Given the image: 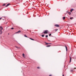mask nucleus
Here are the masks:
<instances>
[{
  "mask_svg": "<svg viewBox=\"0 0 76 76\" xmlns=\"http://www.w3.org/2000/svg\"><path fill=\"white\" fill-rule=\"evenodd\" d=\"M49 33V31L48 30H45V31H44V32L43 33H43H44V34H47L48 33Z\"/></svg>",
  "mask_w": 76,
  "mask_h": 76,
  "instance_id": "nucleus-1",
  "label": "nucleus"
},
{
  "mask_svg": "<svg viewBox=\"0 0 76 76\" xmlns=\"http://www.w3.org/2000/svg\"><path fill=\"white\" fill-rule=\"evenodd\" d=\"M54 26L56 27H59L60 26V25L58 24H55Z\"/></svg>",
  "mask_w": 76,
  "mask_h": 76,
  "instance_id": "nucleus-2",
  "label": "nucleus"
},
{
  "mask_svg": "<svg viewBox=\"0 0 76 76\" xmlns=\"http://www.w3.org/2000/svg\"><path fill=\"white\" fill-rule=\"evenodd\" d=\"M3 29L2 26H0V31H2Z\"/></svg>",
  "mask_w": 76,
  "mask_h": 76,
  "instance_id": "nucleus-3",
  "label": "nucleus"
},
{
  "mask_svg": "<svg viewBox=\"0 0 76 76\" xmlns=\"http://www.w3.org/2000/svg\"><path fill=\"white\" fill-rule=\"evenodd\" d=\"M9 5H10V4H8L7 5H6V7H7V6H9Z\"/></svg>",
  "mask_w": 76,
  "mask_h": 76,
  "instance_id": "nucleus-4",
  "label": "nucleus"
},
{
  "mask_svg": "<svg viewBox=\"0 0 76 76\" xmlns=\"http://www.w3.org/2000/svg\"><path fill=\"white\" fill-rule=\"evenodd\" d=\"M2 30H0V34H2Z\"/></svg>",
  "mask_w": 76,
  "mask_h": 76,
  "instance_id": "nucleus-5",
  "label": "nucleus"
},
{
  "mask_svg": "<svg viewBox=\"0 0 76 76\" xmlns=\"http://www.w3.org/2000/svg\"><path fill=\"white\" fill-rule=\"evenodd\" d=\"M73 10H74L73 9H71V10H70V12H72L73 11Z\"/></svg>",
  "mask_w": 76,
  "mask_h": 76,
  "instance_id": "nucleus-6",
  "label": "nucleus"
},
{
  "mask_svg": "<svg viewBox=\"0 0 76 76\" xmlns=\"http://www.w3.org/2000/svg\"><path fill=\"white\" fill-rule=\"evenodd\" d=\"M20 31H19L16 33H20Z\"/></svg>",
  "mask_w": 76,
  "mask_h": 76,
  "instance_id": "nucleus-7",
  "label": "nucleus"
},
{
  "mask_svg": "<svg viewBox=\"0 0 76 76\" xmlns=\"http://www.w3.org/2000/svg\"><path fill=\"white\" fill-rule=\"evenodd\" d=\"M22 56H23V57H25V54H24V53H23V55H22Z\"/></svg>",
  "mask_w": 76,
  "mask_h": 76,
  "instance_id": "nucleus-8",
  "label": "nucleus"
},
{
  "mask_svg": "<svg viewBox=\"0 0 76 76\" xmlns=\"http://www.w3.org/2000/svg\"><path fill=\"white\" fill-rule=\"evenodd\" d=\"M65 19V17H63V20H64Z\"/></svg>",
  "mask_w": 76,
  "mask_h": 76,
  "instance_id": "nucleus-9",
  "label": "nucleus"
},
{
  "mask_svg": "<svg viewBox=\"0 0 76 76\" xmlns=\"http://www.w3.org/2000/svg\"><path fill=\"white\" fill-rule=\"evenodd\" d=\"M73 17L70 18V20H72L73 19Z\"/></svg>",
  "mask_w": 76,
  "mask_h": 76,
  "instance_id": "nucleus-10",
  "label": "nucleus"
},
{
  "mask_svg": "<svg viewBox=\"0 0 76 76\" xmlns=\"http://www.w3.org/2000/svg\"><path fill=\"white\" fill-rule=\"evenodd\" d=\"M72 59V58H70V61H69L70 62H71Z\"/></svg>",
  "mask_w": 76,
  "mask_h": 76,
  "instance_id": "nucleus-11",
  "label": "nucleus"
},
{
  "mask_svg": "<svg viewBox=\"0 0 76 76\" xmlns=\"http://www.w3.org/2000/svg\"><path fill=\"white\" fill-rule=\"evenodd\" d=\"M69 15H70L71 14V13L70 12H69Z\"/></svg>",
  "mask_w": 76,
  "mask_h": 76,
  "instance_id": "nucleus-12",
  "label": "nucleus"
},
{
  "mask_svg": "<svg viewBox=\"0 0 76 76\" xmlns=\"http://www.w3.org/2000/svg\"><path fill=\"white\" fill-rule=\"evenodd\" d=\"M51 44V43H46V45H47L48 44Z\"/></svg>",
  "mask_w": 76,
  "mask_h": 76,
  "instance_id": "nucleus-13",
  "label": "nucleus"
},
{
  "mask_svg": "<svg viewBox=\"0 0 76 76\" xmlns=\"http://www.w3.org/2000/svg\"><path fill=\"white\" fill-rule=\"evenodd\" d=\"M65 47H66V51H67V47H66V46H65Z\"/></svg>",
  "mask_w": 76,
  "mask_h": 76,
  "instance_id": "nucleus-14",
  "label": "nucleus"
},
{
  "mask_svg": "<svg viewBox=\"0 0 76 76\" xmlns=\"http://www.w3.org/2000/svg\"><path fill=\"white\" fill-rule=\"evenodd\" d=\"M58 29H55V30L56 31H58Z\"/></svg>",
  "mask_w": 76,
  "mask_h": 76,
  "instance_id": "nucleus-15",
  "label": "nucleus"
},
{
  "mask_svg": "<svg viewBox=\"0 0 76 76\" xmlns=\"http://www.w3.org/2000/svg\"><path fill=\"white\" fill-rule=\"evenodd\" d=\"M50 45H47V47H50Z\"/></svg>",
  "mask_w": 76,
  "mask_h": 76,
  "instance_id": "nucleus-16",
  "label": "nucleus"
},
{
  "mask_svg": "<svg viewBox=\"0 0 76 76\" xmlns=\"http://www.w3.org/2000/svg\"><path fill=\"white\" fill-rule=\"evenodd\" d=\"M29 39H31L32 40H34V39H31V38H29Z\"/></svg>",
  "mask_w": 76,
  "mask_h": 76,
  "instance_id": "nucleus-17",
  "label": "nucleus"
},
{
  "mask_svg": "<svg viewBox=\"0 0 76 76\" xmlns=\"http://www.w3.org/2000/svg\"><path fill=\"white\" fill-rule=\"evenodd\" d=\"M37 69H40V67H37Z\"/></svg>",
  "mask_w": 76,
  "mask_h": 76,
  "instance_id": "nucleus-18",
  "label": "nucleus"
},
{
  "mask_svg": "<svg viewBox=\"0 0 76 76\" xmlns=\"http://www.w3.org/2000/svg\"><path fill=\"white\" fill-rule=\"evenodd\" d=\"M15 48H19L18 47H17L16 46L15 47Z\"/></svg>",
  "mask_w": 76,
  "mask_h": 76,
  "instance_id": "nucleus-19",
  "label": "nucleus"
},
{
  "mask_svg": "<svg viewBox=\"0 0 76 76\" xmlns=\"http://www.w3.org/2000/svg\"><path fill=\"white\" fill-rule=\"evenodd\" d=\"M24 37H27V36H26V35H24Z\"/></svg>",
  "mask_w": 76,
  "mask_h": 76,
  "instance_id": "nucleus-20",
  "label": "nucleus"
},
{
  "mask_svg": "<svg viewBox=\"0 0 76 76\" xmlns=\"http://www.w3.org/2000/svg\"><path fill=\"white\" fill-rule=\"evenodd\" d=\"M42 37H44V35H42Z\"/></svg>",
  "mask_w": 76,
  "mask_h": 76,
  "instance_id": "nucleus-21",
  "label": "nucleus"
},
{
  "mask_svg": "<svg viewBox=\"0 0 76 76\" xmlns=\"http://www.w3.org/2000/svg\"><path fill=\"white\" fill-rule=\"evenodd\" d=\"M51 35V34H49V36L50 37Z\"/></svg>",
  "mask_w": 76,
  "mask_h": 76,
  "instance_id": "nucleus-22",
  "label": "nucleus"
},
{
  "mask_svg": "<svg viewBox=\"0 0 76 76\" xmlns=\"http://www.w3.org/2000/svg\"><path fill=\"white\" fill-rule=\"evenodd\" d=\"M46 37H48V35H46Z\"/></svg>",
  "mask_w": 76,
  "mask_h": 76,
  "instance_id": "nucleus-23",
  "label": "nucleus"
},
{
  "mask_svg": "<svg viewBox=\"0 0 76 76\" xmlns=\"http://www.w3.org/2000/svg\"><path fill=\"white\" fill-rule=\"evenodd\" d=\"M14 29V28H11V29Z\"/></svg>",
  "mask_w": 76,
  "mask_h": 76,
  "instance_id": "nucleus-24",
  "label": "nucleus"
},
{
  "mask_svg": "<svg viewBox=\"0 0 76 76\" xmlns=\"http://www.w3.org/2000/svg\"><path fill=\"white\" fill-rule=\"evenodd\" d=\"M71 72H72L73 71V70H71Z\"/></svg>",
  "mask_w": 76,
  "mask_h": 76,
  "instance_id": "nucleus-25",
  "label": "nucleus"
},
{
  "mask_svg": "<svg viewBox=\"0 0 76 76\" xmlns=\"http://www.w3.org/2000/svg\"><path fill=\"white\" fill-rule=\"evenodd\" d=\"M1 18H0V20H1Z\"/></svg>",
  "mask_w": 76,
  "mask_h": 76,
  "instance_id": "nucleus-26",
  "label": "nucleus"
},
{
  "mask_svg": "<svg viewBox=\"0 0 76 76\" xmlns=\"http://www.w3.org/2000/svg\"><path fill=\"white\" fill-rule=\"evenodd\" d=\"M49 76H52V75H50Z\"/></svg>",
  "mask_w": 76,
  "mask_h": 76,
  "instance_id": "nucleus-27",
  "label": "nucleus"
},
{
  "mask_svg": "<svg viewBox=\"0 0 76 76\" xmlns=\"http://www.w3.org/2000/svg\"><path fill=\"white\" fill-rule=\"evenodd\" d=\"M69 57L70 58H71V56H70Z\"/></svg>",
  "mask_w": 76,
  "mask_h": 76,
  "instance_id": "nucleus-28",
  "label": "nucleus"
},
{
  "mask_svg": "<svg viewBox=\"0 0 76 76\" xmlns=\"http://www.w3.org/2000/svg\"><path fill=\"white\" fill-rule=\"evenodd\" d=\"M27 14H28V12H27Z\"/></svg>",
  "mask_w": 76,
  "mask_h": 76,
  "instance_id": "nucleus-29",
  "label": "nucleus"
},
{
  "mask_svg": "<svg viewBox=\"0 0 76 76\" xmlns=\"http://www.w3.org/2000/svg\"><path fill=\"white\" fill-rule=\"evenodd\" d=\"M63 76H64V75H63Z\"/></svg>",
  "mask_w": 76,
  "mask_h": 76,
  "instance_id": "nucleus-30",
  "label": "nucleus"
},
{
  "mask_svg": "<svg viewBox=\"0 0 76 76\" xmlns=\"http://www.w3.org/2000/svg\"><path fill=\"white\" fill-rule=\"evenodd\" d=\"M4 5H5V4H4Z\"/></svg>",
  "mask_w": 76,
  "mask_h": 76,
  "instance_id": "nucleus-31",
  "label": "nucleus"
},
{
  "mask_svg": "<svg viewBox=\"0 0 76 76\" xmlns=\"http://www.w3.org/2000/svg\"><path fill=\"white\" fill-rule=\"evenodd\" d=\"M74 69H76V68H74Z\"/></svg>",
  "mask_w": 76,
  "mask_h": 76,
  "instance_id": "nucleus-32",
  "label": "nucleus"
}]
</instances>
